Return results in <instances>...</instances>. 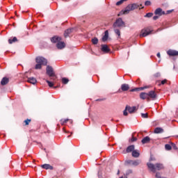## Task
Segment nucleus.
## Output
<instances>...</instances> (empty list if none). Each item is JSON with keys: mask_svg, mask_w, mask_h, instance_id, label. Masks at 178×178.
<instances>
[{"mask_svg": "<svg viewBox=\"0 0 178 178\" xmlns=\"http://www.w3.org/2000/svg\"><path fill=\"white\" fill-rule=\"evenodd\" d=\"M36 60V65L35 67V69L38 70V69H41V67H42V66L47 65V59L44 58V57H41V56H38L35 59Z\"/></svg>", "mask_w": 178, "mask_h": 178, "instance_id": "1", "label": "nucleus"}, {"mask_svg": "<svg viewBox=\"0 0 178 178\" xmlns=\"http://www.w3.org/2000/svg\"><path fill=\"white\" fill-rule=\"evenodd\" d=\"M135 9H137V5L130 4L127 7V8L125 10L120 12L119 16H120L122 15H127V13H129L130 11L134 10Z\"/></svg>", "mask_w": 178, "mask_h": 178, "instance_id": "2", "label": "nucleus"}, {"mask_svg": "<svg viewBox=\"0 0 178 178\" xmlns=\"http://www.w3.org/2000/svg\"><path fill=\"white\" fill-rule=\"evenodd\" d=\"M124 22H123V19L122 18H118L113 24V26L114 29H120V27H125Z\"/></svg>", "mask_w": 178, "mask_h": 178, "instance_id": "3", "label": "nucleus"}, {"mask_svg": "<svg viewBox=\"0 0 178 178\" xmlns=\"http://www.w3.org/2000/svg\"><path fill=\"white\" fill-rule=\"evenodd\" d=\"M151 33H152V30L149 28H145L141 30L140 37H147V35H149Z\"/></svg>", "mask_w": 178, "mask_h": 178, "instance_id": "4", "label": "nucleus"}, {"mask_svg": "<svg viewBox=\"0 0 178 178\" xmlns=\"http://www.w3.org/2000/svg\"><path fill=\"white\" fill-rule=\"evenodd\" d=\"M46 70H47V74H48L49 77H54L55 73L54 72V69L51 68V67L47 66Z\"/></svg>", "mask_w": 178, "mask_h": 178, "instance_id": "5", "label": "nucleus"}, {"mask_svg": "<svg viewBox=\"0 0 178 178\" xmlns=\"http://www.w3.org/2000/svg\"><path fill=\"white\" fill-rule=\"evenodd\" d=\"M154 14L157 16H163V15H165V11L162 10V8H159L155 10Z\"/></svg>", "mask_w": 178, "mask_h": 178, "instance_id": "6", "label": "nucleus"}, {"mask_svg": "<svg viewBox=\"0 0 178 178\" xmlns=\"http://www.w3.org/2000/svg\"><path fill=\"white\" fill-rule=\"evenodd\" d=\"M147 168L150 170L151 172L155 173L156 172V165L151 163H147Z\"/></svg>", "mask_w": 178, "mask_h": 178, "instance_id": "7", "label": "nucleus"}, {"mask_svg": "<svg viewBox=\"0 0 178 178\" xmlns=\"http://www.w3.org/2000/svg\"><path fill=\"white\" fill-rule=\"evenodd\" d=\"M102 52H104V54H108L111 51L108 45L106 44H102Z\"/></svg>", "mask_w": 178, "mask_h": 178, "instance_id": "8", "label": "nucleus"}, {"mask_svg": "<svg viewBox=\"0 0 178 178\" xmlns=\"http://www.w3.org/2000/svg\"><path fill=\"white\" fill-rule=\"evenodd\" d=\"M136 109H137V107H136V106H132V107L127 106L126 107V110H127L129 113H134V112H136Z\"/></svg>", "mask_w": 178, "mask_h": 178, "instance_id": "9", "label": "nucleus"}, {"mask_svg": "<svg viewBox=\"0 0 178 178\" xmlns=\"http://www.w3.org/2000/svg\"><path fill=\"white\" fill-rule=\"evenodd\" d=\"M127 163H129V165H132V166H137V165H140V161L137 160V161H127Z\"/></svg>", "mask_w": 178, "mask_h": 178, "instance_id": "10", "label": "nucleus"}, {"mask_svg": "<svg viewBox=\"0 0 178 178\" xmlns=\"http://www.w3.org/2000/svg\"><path fill=\"white\" fill-rule=\"evenodd\" d=\"M56 47H57L58 49H63V48H65V47H66V44L63 42H58L56 44Z\"/></svg>", "mask_w": 178, "mask_h": 178, "instance_id": "11", "label": "nucleus"}, {"mask_svg": "<svg viewBox=\"0 0 178 178\" xmlns=\"http://www.w3.org/2000/svg\"><path fill=\"white\" fill-rule=\"evenodd\" d=\"M167 54L170 56H178V51H175V50H169L168 51H167Z\"/></svg>", "mask_w": 178, "mask_h": 178, "instance_id": "12", "label": "nucleus"}, {"mask_svg": "<svg viewBox=\"0 0 178 178\" xmlns=\"http://www.w3.org/2000/svg\"><path fill=\"white\" fill-rule=\"evenodd\" d=\"M108 38H109V32L108 31H106L104 32V35L102 37V40L104 42L106 41H108Z\"/></svg>", "mask_w": 178, "mask_h": 178, "instance_id": "13", "label": "nucleus"}, {"mask_svg": "<svg viewBox=\"0 0 178 178\" xmlns=\"http://www.w3.org/2000/svg\"><path fill=\"white\" fill-rule=\"evenodd\" d=\"M61 38L60 37L56 36V37H53L51 39V42L54 43V44H58V42H60Z\"/></svg>", "mask_w": 178, "mask_h": 178, "instance_id": "14", "label": "nucleus"}, {"mask_svg": "<svg viewBox=\"0 0 178 178\" xmlns=\"http://www.w3.org/2000/svg\"><path fill=\"white\" fill-rule=\"evenodd\" d=\"M132 156H134V158H138L140 156V151L134 150L132 152Z\"/></svg>", "mask_w": 178, "mask_h": 178, "instance_id": "15", "label": "nucleus"}, {"mask_svg": "<svg viewBox=\"0 0 178 178\" xmlns=\"http://www.w3.org/2000/svg\"><path fill=\"white\" fill-rule=\"evenodd\" d=\"M8 83H9V79H8L6 77L3 78L1 81V86H5V85L8 84Z\"/></svg>", "mask_w": 178, "mask_h": 178, "instance_id": "16", "label": "nucleus"}, {"mask_svg": "<svg viewBox=\"0 0 178 178\" xmlns=\"http://www.w3.org/2000/svg\"><path fill=\"white\" fill-rule=\"evenodd\" d=\"M28 82L31 83V84H36L37 83V79L34 77H30L28 79Z\"/></svg>", "mask_w": 178, "mask_h": 178, "instance_id": "17", "label": "nucleus"}, {"mask_svg": "<svg viewBox=\"0 0 178 178\" xmlns=\"http://www.w3.org/2000/svg\"><path fill=\"white\" fill-rule=\"evenodd\" d=\"M130 88V87L129 86L128 84H126V83H124L121 86V89L123 90V91H127L129 90V89Z\"/></svg>", "mask_w": 178, "mask_h": 178, "instance_id": "18", "label": "nucleus"}, {"mask_svg": "<svg viewBox=\"0 0 178 178\" xmlns=\"http://www.w3.org/2000/svg\"><path fill=\"white\" fill-rule=\"evenodd\" d=\"M148 94V97H149L150 98H156V94L155 93L154 91H150Z\"/></svg>", "mask_w": 178, "mask_h": 178, "instance_id": "19", "label": "nucleus"}, {"mask_svg": "<svg viewBox=\"0 0 178 178\" xmlns=\"http://www.w3.org/2000/svg\"><path fill=\"white\" fill-rule=\"evenodd\" d=\"M140 98L141 99H147V98H148V93H145V92L140 93Z\"/></svg>", "mask_w": 178, "mask_h": 178, "instance_id": "20", "label": "nucleus"}, {"mask_svg": "<svg viewBox=\"0 0 178 178\" xmlns=\"http://www.w3.org/2000/svg\"><path fill=\"white\" fill-rule=\"evenodd\" d=\"M41 167L43 168V169H46V170H48V169L52 170L53 169L52 166L50 165L49 164H44V165H42Z\"/></svg>", "mask_w": 178, "mask_h": 178, "instance_id": "21", "label": "nucleus"}, {"mask_svg": "<svg viewBox=\"0 0 178 178\" xmlns=\"http://www.w3.org/2000/svg\"><path fill=\"white\" fill-rule=\"evenodd\" d=\"M161 169H163V165H162L161 163L156 164V171L161 170Z\"/></svg>", "mask_w": 178, "mask_h": 178, "instance_id": "22", "label": "nucleus"}, {"mask_svg": "<svg viewBox=\"0 0 178 178\" xmlns=\"http://www.w3.org/2000/svg\"><path fill=\"white\" fill-rule=\"evenodd\" d=\"M149 140H150L149 137L146 136V137H145V138L142 140V143H143V144H147V143H149Z\"/></svg>", "mask_w": 178, "mask_h": 178, "instance_id": "23", "label": "nucleus"}, {"mask_svg": "<svg viewBox=\"0 0 178 178\" xmlns=\"http://www.w3.org/2000/svg\"><path fill=\"white\" fill-rule=\"evenodd\" d=\"M134 151V145H130L127 148V152H133Z\"/></svg>", "mask_w": 178, "mask_h": 178, "instance_id": "24", "label": "nucleus"}, {"mask_svg": "<svg viewBox=\"0 0 178 178\" xmlns=\"http://www.w3.org/2000/svg\"><path fill=\"white\" fill-rule=\"evenodd\" d=\"M163 131V129H162L161 128H156L154 129V133L156 134H159V133H162Z\"/></svg>", "mask_w": 178, "mask_h": 178, "instance_id": "25", "label": "nucleus"}, {"mask_svg": "<svg viewBox=\"0 0 178 178\" xmlns=\"http://www.w3.org/2000/svg\"><path fill=\"white\" fill-rule=\"evenodd\" d=\"M72 29H67L64 33L65 37H69V35L70 34V33H72Z\"/></svg>", "mask_w": 178, "mask_h": 178, "instance_id": "26", "label": "nucleus"}, {"mask_svg": "<svg viewBox=\"0 0 178 178\" xmlns=\"http://www.w3.org/2000/svg\"><path fill=\"white\" fill-rule=\"evenodd\" d=\"M114 32L118 35V38H120V30L114 28Z\"/></svg>", "mask_w": 178, "mask_h": 178, "instance_id": "27", "label": "nucleus"}, {"mask_svg": "<svg viewBox=\"0 0 178 178\" xmlns=\"http://www.w3.org/2000/svg\"><path fill=\"white\" fill-rule=\"evenodd\" d=\"M145 88H148V87L145 86V87H141L140 88H135V89L131 90V91H139V90H145Z\"/></svg>", "mask_w": 178, "mask_h": 178, "instance_id": "28", "label": "nucleus"}, {"mask_svg": "<svg viewBox=\"0 0 178 178\" xmlns=\"http://www.w3.org/2000/svg\"><path fill=\"white\" fill-rule=\"evenodd\" d=\"M17 41V38L16 37H14L13 40H8L9 44H13V42H16Z\"/></svg>", "mask_w": 178, "mask_h": 178, "instance_id": "29", "label": "nucleus"}, {"mask_svg": "<svg viewBox=\"0 0 178 178\" xmlns=\"http://www.w3.org/2000/svg\"><path fill=\"white\" fill-rule=\"evenodd\" d=\"M62 82L63 83V84H67L69 83V79H67V78H63Z\"/></svg>", "mask_w": 178, "mask_h": 178, "instance_id": "30", "label": "nucleus"}, {"mask_svg": "<svg viewBox=\"0 0 178 178\" xmlns=\"http://www.w3.org/2000/svg\"><path fill=\"white\" fill-rule=\"evenodd\" d=\"M152 16H154V13H148L145 15V17H152Z\"/></svg>", "mask_w": 178, "mask_h": 178, "instance_id": "31", "label": "nucleus"}, {"mask_svg": "<svg viewBox=\"0 0 178 178\" xmlns=\"http://www.w3.org/2000/svg\"><path fill=\"white\" fill-rule=\"evenodd\" d=\"M92 42L95 44H98V38H94L93 39H92Z\"/></svg>", "mask_w": 178, "mask_h": 178, "instance_id": "32", "label": "nucleus"}, {"mask_svg": "<svg viewBox=\"0 0 178 178\" xmlns=\"http://www.w3.org/2000/svg\"><path fill=\"white\" fill-rule=\"evenodd\" d=\"M165 149L167 151H170V149H172V146L169 144L165 145Z\"/></svg>", "mask_w": 178, "mask_h": 178, "instance_id": "33", "label": "nucleus"}, {"mask_svg": "<svg viewBox=\"0 0 178 178\" xmlns=\"http://www.w3.org/2000/svg\"><path fill=\"white\" fill-rule=\"evenodd\" d=\"M46 82L47 83L49 87H54V83L47 80Z\"/></svg>", "mask_w": 178, "mask_h": 178, "instance_id": "34", "label": "nucleus"}, {"mask_svg": "<svg viewBox=\"0 0 178 178\" xmlns=\"http://www.w3.org/2000/svg\"><path fill=\"white\" fill-rule=\"evenodd\" d=\"M156 178H166L165 177L161 176V173L156 172Z\"/></svg>", "mask_w": 178, "mask_h": 178, "instance_id": "35", "label": "nucleus"}, {"mask_svg": "<svg viewBox=\"0 0 178 178\" xmlns=\"http://www.w3.org/2000/svg\"><path fill=\"white\" fill-rule=\"evenodd\" d=\"M134 141H137V138L132 137L129 139V143H134Z\"/></svg>", "mask_w": 178, "mask_h": 178, "instance_id": "36", "label": "nucleus"}, {"mask_svg": "<svg viewBox=\"0 0 178 178\" xmlns=\"http://www.w3.org/2000/svg\"><path fill=\"white\" fill-rule=\"evenodd\" d=\"M145 6H149V5H151V1H145Z\"/></svg>", "mask_w": 178, "mask_h": 178, "instance_id": "37", "label": "nucleus"}, {"mask_svg": "<svg viewBox=\"0 0 178 178\" xmlns=\"http://www.w3.org/2000/svg\"><path fill=\"white\" fill-rule=\"evenodd\" d=\"M159 17H161L159 16V15L154 16L153 17V20H158V19H159Z\"/></svg>", "mask_w": 178, "mask_h": 178, "instance_id": "38", "label": "nucleus"}, {"mask_svg": "<svg viewBox=\"0 0 178 178\" xmlns=\"http://www.w3.org/2000/svg\"><path fill=\"white\" fill-rule=\"evenodd\" d=\"M123 2H124L123 0H120V1H118V2L116 3V5H118V6L122 5V3Z\"/></svg>", "mask_w": 178, "mask_h": 178, "instance_id": "39", "label": "nucleus"}, {"mask_svg": "<svg viewBox=\"0 0 178 178\" xmlns=\"http://www.w3.org/2000/svg\"><path fill=\"white\" fill-rule=\"evenodd\" d=\"M141 116H142V118H147L148 114L147 113H142Z\"/></svg>", "mask_w": 178, "mask_h": 178, "instance_id": "40", "label": "nucleus"}, {"mask_svg": "<svg viewBox=\"0 0 178 178\" xmlns=\"http://www.w3.org/2000/svg\"><path fill=\"white\" fill-rule=\"evenodd\" d=\"M123 115H124V116H127V110H126V108H125V110L123 111Z\"/></svg>", "mask_w": 178, "mask_h": 178, "instance_id": "41", "label": "nucleus"}, {"mask_svg": "<svg viewBox=\"0 0 178 178\" xmlns=\"http://www.w3.org/2000/svg\"><path fill=\"white\" fill-rule=\"evenodd\" d=\"M25 124H29V123H30V122H31V120H26L25 121Z\"/></svg>", "mask_w": 178, "mask_h": 178, "instance_id": "42", "label": "nucleus"}, {"mask_svg": "<svg viewBox=\"0 0 178 178\" xmlns=\"http://www.w3.org/2000/svg\"><path fill=\"white\" fill-rule=\"evenodd\" d=\"M171 147H172V148L174 149H177V147L176 146V145H175V144H172V146Z\"/></svg>", "mask_w": 178, "mask_h": 178, "instance_id": "43", "label": "nucleus"}, {"mask_svg": "<svg viewBox=\"0 0 178 178\" xmlns=\"http://www.w3.org/2000/svg\"><path fill=\"white\" fill-rule=\"evenodd\" d=\"M173 12V10H170L167 11V14L169 15V13H172Z\"/></svg>", "mask_w": 178, "mask_h": 178, "instance_id": "44", "label": "nucleus"}, {"mask_svg": "<svg viewBox=\"0 0 178 178\" xmlns=\"http://www.w3.org/2000/svg\"><path fill=\"white\" fill-rule=\"evenodd\" d=\"M166 83V79H164L161 81V84H165Z\"/></svg>", "mask_w": 178, "mask_h": 178, "instance_id": "45", "label": "nucleus"}, {"mask_svg": "<svg viewBox=\"0 0 178 178\" xmlns=\"http://www.w3.org/2000/svg\"><path fill=\"white\" fill-rule=\"evenodd\" d=\"M157 56H158V58H161V54H160V53H158V54H157Z\"/></svg>", "mask_w": 178, "mask_h": 178, "instance_id": "46", "label": "nucleus"}, {"mask_svg": "<svg viewBox=\"0 0 178 178\" xmlns=\"http://www.w3.org/2000/svg\"><path fill=\"white\" fill-rule=\"evenodd\" d=\"M150 161H154V159L152 158L150 159Z\"/></svg>", "mask_w": 178, "mask_h": 178, "instance_id": "47", "label": "nucleus"}, {"mask_svg": "<svg viewBox=\"0 0 178 178\" xmlns=\"http://www.w3.org/2000/svg\"><path fill=\"white\" fill-rule=\"evenodd\" d=\"M122 1L124 2V1H127V0H122Z\"/></svg>", "mask_w": 178, "mask_h": 178, "instance_id": "48", "label": "nucleus"}, {"mask_svg": "<svg viewBox=\"0 0 178 178\" xmlns=\"http://www.w3.org/2000/svg\"><path fill=\"white\" fill-rule=\"evenodd\" d=\"M65 122H67V120H65Z\"/></svg>", "mask_w": 178, "mask_h": 178, "instance_id": "49", "label": "nucleus"}]
</instances>
